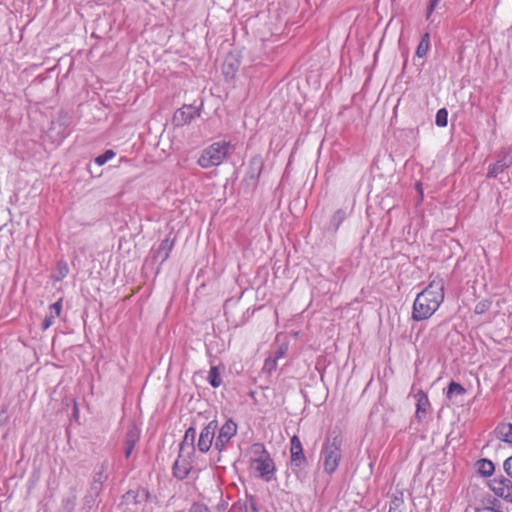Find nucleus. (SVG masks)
Returning a JSON list of instances; mask_svg holds the SVG:
<instances>
[{
	"label": "nucleus",
	"mask_w": 512,
	"mask_h": 512,
	"mask_svg": "<svg viewBox=\"0 0 512 512\" xmlns=\"http://www.w3.org/2000/svg\"><path fill=\"white\" fill-rule=\"evenodd\" d=\"M264 167V162L261 156L257 155L250 159L245 179L250 184H256Z\"/></svg>",
	"instance_id": "10"
},
{
	"label": "nucleus",
	"mask_w": 512,
	"mask_h": 512,
	"mask_svg": "<svg viewBox=\"0 0 512 512\" xmlns=\"http://www.w3.org/2000/svg\"><path fill=\"white\" fill-rule=\"evenodd\" d=\"M490 307H491V301L485 299L476 304L474 312L476 314H484L485 312H487L490 309Z\"/></svg>",
	"instance_id": "30"
},
{
	"label": "nucleus",
	"mask_w": 512,
	"mask_h": 512,
	"mask_svg": "<svg viewBox=\"0 0 512 512\" xmlns=\"http://www.w3.org/2000/svg\"><path fill=\"white\" fill-rule=\"evenodd\" d=\"M342 437L339 433L332 432L329 434L321 449V460L323 462L324 471L333 474L342 458Z\"/></svg>",
	"instance_id": "3"
},
{
	"label": "nucleus",
	"mask_w": 512,
	"mask_h": 512,
	"mask_svg": "<svg viewBox=\"0 0 512 512\" xmlns=\"http://www.w3.org/2000/svg\"><path fill=\"white\" fill-rule=\"evenodd\" d=\"M173 247L174 240L167 236L155 250V259L159 260L161 264L164 263L169 258Z\"/></svg>",
	"instance_id": "14"
},
{
	"label": "nucleus",
	"mask_w": 512,
	"mask_h": 512,
	"mask_svg": "<svg viewBox=\"0 0 512 512\" xmlns=\"http://www.w3.org/2000/svg\"><path fill=\"white\" fill-rule=\"evenodd\" d=\"M415 398L417 400L415 417L419 422H422L423 415L426 414L430 408V402L423 390H419L415 394Z\"/></svg>",
	"instance_id": "15"
},
{
	"label": "nucleus",
	"mask_w": 512,
	"mask_h": 512,
	"mask_svg": "<svg viewBox=\"0 0 512 512\" xmlns=\"http://www.w3.org/2000/svg\"><path fill=\"white\" fill-rule=\"evenodd\" d=\"M189 512H210L208 507L202 504H193Z\"/></svg>",
	"instance_id": "33"
},
{
	"label": "nucleus",
	"mask_w": 512,
	"mask_h": 512,
	"mask_svg": "<svg viewBox=\"0 0 512 512\" xmlns=\"http://www.w3.org/2000/svg\"><path fill=\"white\" fill-rule=\"evenodd\" d=\"M107 469L108 462L103 461L99 467V470L94 473L91 492L95 493L96 495L99 494L102 484L108 479V475L106 473Z\"/></svg>",
	"instance_id": "12"
},
{
	"label": "nucleus",
	"mask_w": 512,
	"mask_h": 512,
	"mask_svg": "<svg viewBox=\"0 0 512 512\" xmlns=\"http://www.w3.org/2000/svg\"><path fill=\"white\" fill-rule=\"evenodd\" d=\"M477 512H501L493 507H483L477 510Z\"/></svg>",
	"instance_id": "35"
},
{
	"label": "nucleus",
	"mask_w": 512,
	"mask_h": 512,
	"mask_svg": "<svg viewBox=\"0 0 512 512\" xmlns=\"http://www.w3.org/2000/svg\"><path fill=\"white\" fill-rule=\"evenodd\" d=\"M497 437L507 443H512V424L502 423L496 428Z\"/></svg>",
	"instance_id": "19"
},
{
	"label": "nucleus",
	"mask_w": 512,
	"mask_h": 512,
	"mask_svg": "<svg viewBox=\"0 0 512 512\" xmlns=\"http://www.w3.org/2000/svg\"><path fill=\"white\" fill-rule=\"evenodd\" d=\"M509 166L510 161L506 157H503L489 166L487 177L496 178L498 177L499 174L503 173L505 169H507Z\"/></svg>",
	"instance_id": "18"
},
{
	"label": "nucleus",
	"mask_w": 512,
	"mask_h": 512,
	"mask_svg": "<svg viewBox=\"0 0 512 512\" xmlns=\"http://www.w3.org/2000/svg\"><path fill=\"white\" fill-rule=\"evenodd\" d=\"M237 428V424L232 419H228L221 426L214 442V448L218 452H222L225 449L226 444L236 435Z\"/></svg>",
	"instance_id": "6"
},
{
	"label": "nucleus",
	"mask_w": 512,
	"mask_h": 512,
	"mask_svg": "<svg viewBox=\"0 0 512 512\" xmlns=\"http://www.w3.org/2000/svg\"><path fill=\"white\" fill-rule=\"evenodd\" d=\"M191 469V463L186 459H182V455H179L178 459L174 462L173 465V475L176 478L182 480L188 476Z\"/></svg>",
	"instance_id": "16"
},
{
	"label": "nucleus",
	"mask_w": 512,
	"mask_h": 512,
	"mask_svg": "<svg viewBox=\"0 0 512 512\" xmlns=\"http://www.w3.org/2000/svg\"><path fill=\"white\" fill-rule=\"evenodd\" d=\"M114 156H115V153L113 150H110V149L106 150L103 154H101L95 158V163L98 164L99 166H102L105 163H107L109 160H111Z\"/></svg>",
	"instance_id": "29"
},
{
	"label": "nucleus",
	"mask_w": 512,
	"mask_h": 512,
	"mask_svg": "<svg viewBox=\"0 0 512 512\" xmlns=\"http://www.w3.org/2000/svg\"><path fill=\"white\" fill-rule=\"evenodd\" d=\"M477 468L478 472L484 477L491 476L495 471V466L489 459H480L477 462Z\"/></svg>",
	"instance_id": "21"
},
{
	"label": "nucleus",
	"mask_w": 512,
	"mask_h": 512,
	"mask_svg": "<svg viewBox=\"0 0 512 512\" xmlns=\"http://www.w3.org/2000/svg\"><path fill=\"white\" fill-rule=\"evenodd\" d=\"M61 309V299L49 306V312L42 323V328L44 330L48 329L54 323V320L60 315Z\"/></svg>",
	"instance_id": "17"
},
{
	"label": "nucleus",
	"mask_w": 512,
	"mask_h": 512,
	"mask_svg": "<svg viewBox=\"0 0 512 512\" xmlns=\"http://www.w3.org/2000/svg\"><path fill=\"white\" fill-rule=\"evenodd\" d=\"M430 49V34L427 32L423 34L417 48H416V56L419 58H423L427 55Z\"/></svg>",
	"instance_id": "22"
},
{
	"label": "nucleus",
	"mask_w": 512,
	"mask_h": 512,
	"mask_svg": "<svg viewBox=\"0 0 512 512\" xmlns=\"http://www.w3.org/2000/svg\"><path fill=\"white\" fill-rule=\"evenodd\" d=\"M465 392L466 390L461 384L451 381L448 385L447 397L452 398L453 395H463Z\"/></svg>",
	"instance_id": "26"
},
{
	"label": "nucleus",
	"mask_w": 512,
	"mask_h": 512,
	"mask_svg": "<svg viewBox=\"0 0 512 512\" xmlns=\"http://www.w3.org/2000/svg\"><path fill=\"white\" fill-rule=\"evenodd\" d=\"M285 353V349L280 347L272 356L277 357V360L280 359Z\"/></svg>",
	"instance_id": "34"
},
{
	"label": "nucleus",
	"mask_w": 512,
	"mask_h": 512,
	"mask_svg": "<svg viewBox=\"0 0 512 512\" xmlns=\"http://www.w3.org/2000/svg\"><path fill=\"white\" fill-rule=\"evenodd\" d=\"M489 487L496 496L512 503V481L510 479L503 476L494 478L490 481Z\"/></svg>",
	"instance_id": "7"
},
{
	"label": "nucleus",
	"mask_w": 512,
	"mask_h": 512,
	"mask_svg": "<svg viewBox=\"0 0 512 512\" xmlns=\"http://www.w3.org/2000/svg\"><path fill=\"white\" fill-rule=\"evenodd\" d=\"M291 464L295 467H301L306 463V457L303 453L301 441L294 435L290 440Z\"/></svg>",
	"instance_id": "9"
},
{
	"label": "nucleus",
	"mask_w": 512,
	"mask_h": 512,
	"mask_svg": "<svg viewBox=\"0 0 512 512\" xmlns=\"http://www.w3.org/2000/svg\"><path fill=\"white\" fill-rule=\"evenodd\" d=\"M440 1L441 0H430L429 1V4L427 6V13H426V19L427 20L433 21L432 14L436 10V8L438 7Z\"/></svg>",
	"instance_id": "31"
},
{
	"label": "nucleus",
	"mask_w": 512,
	"mask_h": 512,
	"mask_svg": "<svg viewBox=\"0 0 512 512\" xmlns=\"http://www.w3.org/2000/svg\"><path fill=\"white\" fill-rule=\"evenodd\" d=\"M150 494L149 491L146 489H140L137 491H128L125 495V498L129 500L130 498H133L134 502L140 503L142 500H147L149 498Z\"/></svg>",
	"instance_id": "25"
},
{
	"label": "nucleus",
	"mask_w": 512,
	"mask_h": 512,
	"mask_svg": "<svg viewBox=\"0 0 512 512\" xmlns=\"http://www.w3.org/2000/svg\"><path fill=\"white\" fill-rule=\"evenodd\" d=\"M196 429L194 427H189L185 431L184 438L180 443V456L187 450V455H190L195 450V439H196Z\"/></svg>",
	"instance_id": "13"
},
{
	"label": "nucleus",
	"mask_w": 512,
	"mask_h": 512,
	"mask_svg": "<svg viewBox=\"0 0 512 512\" xmlns=\"http://www.w3.org/2000/svg\"><path fill=\"white\" fill-rule=\"evenodd\" d=\"M208 382L214 388H217L221 385L222 379L220 376V369L218 366H212L207 377Z\"/></svg>",
	"instance_id": "24"
},
{
	"label": "nucleus",
	"mask_w": 512,
	"mask_h": 512,
	"mask_svg": "<svg viewBox=\"0 0 512 512\" xmlns=\"http://www.w3.org/2000/svg\"><path fill=\"white\" fill-rule=\"evenodd\" d=\"M406 506L403 499V494L395 495L392 497L389 503V511L388 512H405Z\"/></svg>",
	"instance_id": "23"
},
{
	"label": "nucleus",
	"mask_w": 512,
	"mask_h": 512,
	"mask_svg": "<svg viewBox=\"0 0 512 512\" xmlns=\"http://www.w3.org/2000/svg\"><path fill=\"white\" fill-rule=\"evenodd\" d=\"M199 116V108L193 105H184L175 112L173 116V122L176 126H183L190 123L193 119Z\"/></svg>",
	"instance_id": "8"
},
{
	"label": "nucleus",
	"mask_w": 512,
	"mask_h": 512,
	"mask_svg": "<svg viewBox=\"0 0 512 512\" xmlns=\"http://www.w3.org/2000/svg\"><path fill=\"white\" fill-rule=\"evenodd\" d=\"M277 368V357H273L270 355L266 358L264 365H263V371L271 374L273 371H275Z\"/></svg>",
	"instance_id": "28"
},
{
	"label": "nucleus",
	"mask_w": 512,
	"mask_h": 512,
	"mask_svg": "<svg viewBox=\"0 0 512 512\" xmlns=\"http://www.w3.org/2000/svg\"><path fill=\"white\" fill-rule=\"evenodd\" d=\"M347 212L344 209H338L330 220L329 230L333 233L337 232L342 222L346 219Z\"/></svg>",
	"instance_id": "20"
},
{
	"label": "nucleus",
	"mask_w": 512,
	"mask_h": 512,
	"mask_svg": "<svg viewBox=\"0 0 512 512\" xmlns=\"http://www.w3.org/2000/svg\"><path fill=\"white\" fill-rule=\"evenodd\" d=\"M232 149L233 145L229 141L214 142L201 152L197 164L204 169L219 166L228 158Z\"/></svg>",
	"instance_id": "4"
},
{
	"label": "nucleus",
	"mask_w": 512,
	"mask_h": 512,
	"mask_svg": "<svg viewBox=\"0 0 512 512\" xmlns=\"http://www.w3.org/2000/svg\"><path fill=\"white\" fill-rule=\"evenodd\" d=\"M444 280L436 276L428 286L417 294L412 310V319L423 321L430 318L444 301Z\"/></svg>",
	"instance_id": "1"
},
{
	"label": "nucleus",
	"mask_w": 512,
	"mask_h": 512,
	"mask_svg": "<svg viewBox=\"0 0 512 512\" xmlns=\"http://www.w3.org/2000/svg\"><path fill=\"white\" fill-rule=\"evenodd\" d=\"M503 468L506 474L512 479V456L504 461Z\"/></svg>",
	"instance_id": "32"
},
{
	"label": "nucleus",
	"mask_w": 512,
	"mask_h": 512,
	"mask_svg": "<svg viewBox=\"0 0 512 512\" xmlns=\"http://www.w3.org/2000/svg\"><path fill=\"white\" fill-rule=\"evenodd\" d=\"M140 439V429L136 424L132 423L128 426L125 442H124V454L126 458H129L136 443Z\"/></svg>",
	"instance_id": "11"
},
{
	"label": "nucleus",
	"mask_w": 512,
	"mask_h": 512,
	"mask_svg": "<svg viewBox=\"0 0 512 512\" xmlns=\"http://www.w3.org/2000/svg\"><path fill=\"white\" fill-rule=\"evenodd\" d=\"M435 123L438 127H446L448 123V112L445 108H441L436 113Z\"/></svg>",
	"instance_id": "27"
},
{
	"label": "nucleus",
	"mask_w": 512,
	"mask_h": 512,
	"mask_svg": "<svg viewBox=\"0 0 512 512\" xmlns=\"http://www.w3.org/2000/svg\"><path fill=\"white\" fill-rule=\"evenodd\" d=\"M251 467L257 476L269 482L273 479L276 466L263 443H253L249 449Z\"/></svg>",
	"instance_id": "2"
},
{
	"label": "nucleus",
	"mask_w": 512,
	"mask_h": 512,
	"mask_svg": "<svg viewBox=\"0 0 512 512\" xmlns=\"http://www.w3.org/2000/svg\"><path fill=\"white\" fill-rule=\"evenodd\" d=\"M218 430V422L216 420L210 421L200 432L197 448L201 453H206L210 450L214 440L216 431Z\"/></svg>",
	"instance_id": "5"
}]
</instances>
